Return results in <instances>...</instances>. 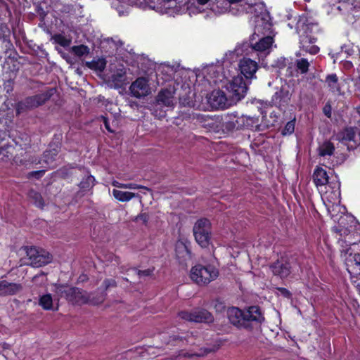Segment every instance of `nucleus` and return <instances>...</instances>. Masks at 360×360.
<instances>
[{"label": "nucleus", "instance_id": "obj_43", "mask_svg": "<svg viewBox=\"0 0 360 360\" xmlns=\"http://www.w3.org/2000/svg\"><path fill=\"white\" fill-rule=\"evenodd\" d=\"M103 285L105 290L109 288H113L117 285V283L115 279H105L103 281Z\"/></svg>", "mask_w": 360, "mask_h": 360}, {"label": "nucleus", "instance_id": "obj_42", "mask_svg": "<svg viewBox=\"0 0 360 360\" xmlns=\"http://www.w3.org/2000/svg\"><path fill=\"white\" fill-rule=\"evenodd\" d=\"M57 42L63 46H66L70 44V40L67 39L65 37L62 35H58L56 37Z\"/></svg>", "mask_w": 360, "mask_h": 360}, {"label": "nucleus", "instance_id": "obj_8", "mask_svg": "<svg viewBox=\"0 0 360 360\" xmlns=\"http://www.w3.org/2000/svg\"><path fill=\"white\" fill-rule=\"evenodd\" d=\"M271 269L274 275L286 278L291 273H298L300 266L294 258L281 257L271 266Z\"/></svg>", "mask_w": 360, "mask_h": 360}, {"label": "nucleus", "instance_id": "obj_17", "mask_svg": "<svg viewBox=\"0 0 360 360\" xmlns=\"http://www.w3.org/2000/svg\"><path fill=\"white\" fill-rule=\"evenodd\" d=\"M129 91L132 96L141 98L150 94V87L148 80L146 77H139L131 83Z\"/></svg>", "mask_w": 360, "mask_h": 360}, {"label": "nucleus", "instance_id": "obj_23", "mask_svg": "<svg viewBox=\"0 0 360 360\" xmlns=\"http://www.w3.org/2000/svg\"><path fill=\"white\" fill-rule=\"evenodd\" d=\"M245 324L248 322H255L261 323L264 320V317L257 306H252L244 310Z\"/></svg>", "mask_w": 360, "mask_h": 360}, {"label": "nucleus", "instance_id": "obj_30", "mask_svg": "<svg viewBox=\"0 0 360 360\" xmlns=\"http://www.w3.org/2000/svg\"><path fill=\"white\" fill-rule=\"evenodd\" d=\"M355 131L353 128H346L336 135V139L342 143L354 141Z\"/></svg>", "mask_w": 360, "mask_h": 360}, {"label": "nucleus", "instance_id": "obj_32", "mask_svg": "<svg viewBox=\"0 0 360 360\" xmlns=\"http://www.w3.org/2000/svg\"><path fill=\"white\" fill-rule=\"evenodd\" d=\"M334 150L333 144L330 141H325L319 147V155L321 156L331 155Z\"/></svg>", "mask_w": 360, "mask_h": 360}, {"label": "nucleus", "instance_id": "obj_4", "mask_svg": "<svg viewBox=\"0 0 360 360\" xmlns=\"http://www.w3.org/2000/svg\"><path fill=\"white\" fill-rule=\"evenodd\" d=\"M312 177L323 200H326L332 204L340 202V184L337 179L330 181L326 171L320 167L315 169Z\"/></svg>", "mask_w": 360, "mask_h": 360}, {"label": "nucleus", "instance_id": "obj_40", "mask_svg": "<svg viewBox=\"0 0 360 360\" xmlns=\"http://www.w3.org/2000/svg\"><path fill=\"white\" fill-rule=\"evenodd\" d=\"M124 188L127 189H145L149 191L150 189L144 186L139 185L134 183L124 184Z\"/></svg>", "mask_w": 360, "mask_h": 360}, {"label": "nucleus", "instance_id": "obj_46", "mask_svg": "<svg viewBox=\"0 0 360 360\" xmlns=\"http://www.w3.org/2000/svg\"><path fill=\"white\" fill-rule=\"evenodd\" d=\"M135 271L137 272V274L140 277H141V276H147L150 275V274H151V271L149 270V269L143 270V271L135 269Z\"/></svg>", "mask_w": 360, "mask_h": 360}, {"label": "nucleus", "instance_id": "obj_45", "mask_svg": "<svg viewBox=\"0 0 360 360\" xmlns=\"http://www.w3.org/2000/svg\"><path fill=\"white\" fill-rule=\"evenodd\" d=\"M184 340L182 338L178 336V335H173L172 337H169V340L167 343H174L178 344L179 342H183Z\"/></svg>", "mask_w": 360, "mask_h": 360}, {"label": "nucleus", "instance_id": "obj_25", "mask_svg": "<svg viewBox=\"0 0 360 360\" xmlns=\"http://www.w3.org/2000/svg\"><path fill=\"white\" fill-rule=\"evenodd\" d=\"M228 318L230 322L238 327H245L244 311L237 307H231L227 311Z\"/></svg>", "mask_w": 360, "mask_h": 360}, {"label": "nucleus", "instance_id": "obj_11", "mask_svg": "<svg viewBox=\"0 0 360 360\" xmlns=\"http://www.w3.org/2000/svg\"><path fill=\"white\" fill-rule=\"evenodd\" d=\"M333 231L336 233V238L338 240V243L342 249L349 248L359 247L356 243L357 241L360 240V237L355 238L356 233L352 226L349 228L345 227H334Z\"/></svg>", "mask_w": 360, "mask_h": 360}, {"label": "nucleus", "instance_id": "obj_54", "mask_svg": "<svg viewBox=\"0 0 360 360\" xmlns=\"http://www.w3.org/2000/svg\"><path fill=\"white\" fill-rule=\"evenodd\" d=\"M210 0H197V3L200 5H205L209 2Z\"/></svg>", "mask_w": 360, "mask_h": 360}, {"label": "nucleus", "instance_id": "obj_57", "mask_svg": "<svg viewBox=\"0 0 360 360\" xmlns=\"http://www.w3.org/2000/svg\"><path fill=\"white\" fill-rule=\"evenodd\" d=\"M357 112L359 113L360 115V106L357 108Z\"/></svg>", "mask_w": 360, "mask_h": 360}, {"label": "nucleus", "instance_id": "obj_51", "mask_svg": "<svg viewBox=\"0 0 360 360\" xmlns=\"http://www.w3.org/2000/svg\"><path fill=\"white\" fill-rule=\"evenodd\" d=\"M137 219H140L143 220L144 223H146L148 221V217L146 214H141L137 217Z\"/></svg>", "mask_w": 360, "mask_h": 360}, {"label": "nucleus", "instance_id": "obj_12", "mask_svg": "<svg viewBox=\"0 0 360 360\" xmlns=\"http://www.w3.org/2000/svg\"><path fill=\"white\" fill-rule=\"evenodd\" d=\"M27 262V264L33 267H40L49 264L52 260V256L47 251L43 249H38L35 247H30L26 251Z\"/></svg>", "mask_w": 360, "mask_h": 360}, {"label": "nucleus", "instance_id": "obj_34", "mask_svg": "<svg viewBox=\"0 0 360 360\" xmlns=\"http://www.w3.org/2000/svg\"><path fill=\"white\" fill-rule=\"evenodd\" d=\"M29 197H30V200H32V202L36 206L41 207V208L43 207V206L44 205V200H43L41 195L39 193L32 190L29 193Z\"/></svg>", "mask_w": 360, "mask_h": 360}, {"label": "nucleus", "instance_id": "obj_52", "mask_svg": "<svg viewBox=\"0 0 360 360\" xmlns=\"http://www.w3.org/2000/svg\"><path fill=\"white\" fill-rule=\"evenodd\" d=\"M112 262H114L115 264H120V259L117 256L112 255Z\"/></svg>", "mask_w": 360, "mask_h": 360}, {"label": "nucleus", "instance_id": "obj_16", "mask_svg": "<svg viewBox=\"0 0 360 360\" xmlns=\"http://www.w3.org/2000/svg\"><path fill=\"white\" fill-rule=\"evenodd\" d=\"M65 295L67 299L75 304H86L88 302H91L93 304H98L101 302L103 300H101L98 302L93 301L90 295L80 288H70L65 291Z\"/></svg>", "mask_w": 360, "mask_h": 360}, {"label": "nucleus", "instance_id": "obj_38", "mask_svg": "<svg viewBox=\"0 0 360 360\" xmlns=\"http://www.w3.org/2000/svg\"><path fill=\"white\" fill-rule=\"evenodd\" d=\"M46 277L44 273L34 276L32 278V281L36 285L42 286L46 283Z\"/></svg>", "mask_w": 360, "mask_h": 360}, {"label": "nucleus", "instance_id": "obj_37", "mask_svg": "<svg viewBox=\"0 0 360 360\" xmlns=\"http://www.w3.org/2000/svg\"><path fill=\"white\" fill-rule=\"evenodd\" d=\"M72 51L76 56L81 57L86 56L89 53V49L85 45L74 46Z\"/></svg>", "mask_w": 360, "mask_h": 360}, {"label": "nucleus", "instance_id": "obj_24", "mask_svg": "<svg viewBox=\"0 0 360 360\" xmlns=\"http://www.w3.org/2000/svg\"><path fill=\"white\" fill-rule=\"evenodd\" d=\"M22 290V286L20 283H9L3 280L0 281V297L14 295Z\"/></svg>", "mask_w": 360, "mask_h": 360}, {"label": "nucleus", "instance_id": "obj_47", "mask_svg": "<svg viewBox=\"0 0 360 360\" xmlns=\"http://www.w3.org/2000/svg\"><path fill=\"white\" fill-rule=\"evenodd\" d=\"M101 119H102V120H103V123H104V125H105V129H106L108 131H110V132H112L113 131H112V129H111V128H110V124H109V122H108V118H107L106 117H105V116H102V117H101Z\"/></svg>", "mask_w": 360, "mask_h": 360}, {"label": "nucleus", "instance_id": "obj_9", "mask_svg": "<svg viewBox=\"0 0 360 360\" xmlns=\"http://www.w3.org/2000/svg\"><path fill=\"white\" fill-rule=\"evenodd\" d=\"M55 93V89H49L39 94L29 96L23 101L18 103L17 112L20 113L21 111L37 108L44 104Z\"/></svg>", "mask_w": 360, "mask_h": 360}, {"label": "nucleus", "instance_id": "obj_41", "mask_svg": "<svg viewBox=\"0 0 360 360\" xmlns=\"http://www.w3.org/2000/svg\"><path fill=\"white\" fill-rule=\"evenodd\" d=\"M10 34V30L7 25L1 24L0 25V38L5 39Z\"/></svg>", "mask_w": 360, "mask_h": 360}, {"label": "nucleus", "instance_id": "obj_26", "mask_svg": "<svg viewBox=\"0 0 360 360\" xmlns=\"http://www.w3.org/2000/svg\"><path fill=\"white\" fill-rule=\"evenodd\" d=\"M60 151V147L58 144H50L49 149L46 150L43 155V161L49 167H53V162L56 160V157Z\"/></svg>", "mask_w": 360, "mask_h": 360}, {"label": "nucleus", "instance_id": "obj_49", "mask_svg": "<svg viewBox=\"0 0 360 360\" xmlns=\"http://www.w3.org/2000/svg\"><path fill=\"white\" fill-rule=\"evenodd\" d=\"M278 290L281 292V293L283 296H285V297H290V292H289V290H287L286 288H279Z\"/></svg>", "mask_w": 360, "mask_h": 360}, {"label": "nucleus", "instance_id": "obj_3", "mask_svg": "<svg viewBox=\"0 0 360 360\" xmlns=\"http://www.w3.org/2000/svg\"><path fill=\"white\" fill-rule=\"evenodd\" d=\"M220 66H211L208 68V74L214 84L221 83L229 93V97L234 103L243 98L247 93L248 87L241 75L233 77L228 80L221 73Z\"/></svg>", "mask_w": 360, "mask_h": 360}, {"label": "nucleus", "instance_id": "obj_31", "mask_svg": "<svg viewBox=\"0 0 360 360\" xmlns=\"http://www.w3.org/2000/svg\"><path fill=\"white\" fill-rule=\"evenodd\" d=\"M86 65L92 70L102 72L106 65V61L104 58H98L89 62H86Z\"/></svg>", "mask_w": 360, "mask_h": 360}, {"label": "nucleus", "instance_id": "obj_55", "mask_svg": "<svg viewBox=\"0 0 360 360\" xmlns=\"http://www.w3.org/2000/svg\"><path fill=\"white\" fill-rule=\"evenodd\" d=\"M324 113L328 117H330V111L329 110H328L326 108H324Z\"/></svg>", "mask_w": 360, "mask_h": 360}, {"label": "nucleus", "instance_id": "obj_2", "mask_svg": "<svg viewBox=\"0 0 360 360\" xmlns=\"http://www.w3.org/2000/svg\"><path fill=\"white\" fill-rule=\"evenodd\" d=\"M210 6L216 14L229 13L233 15L257 13L264 8L259 0H214Z\"/></svg>", "mask_w": 360, "mask_h": 360}, {"label": "nucleus", "instance_id": "obj_13", "mask_svg": "<svg viewBox=\"0 0 360 360\" xmlns=\"http://www.w3.org/2000/svg\"><path fill=\"white\" fill-rule=\"evenodd\" d=\"M175 94V86L174 85H169L165 89H162L158 92L155 97V103L159 105L174 108L177 102Z\"/></svg>", "mask_w": 360, "mask_h": 360}, {"label": "nucleus", "instance_id": "obj_44", "mask_svg": "<svg viewBox=\"0 0 360 360\" xmlns=\"http://www.w3.org/2000/svg\"><path fill=\"white\" fill-rule=\"evenodd\" d=\"M2 155L4 157L0 158V160L2 161H6L10 159V155H8V152L5 148L0 149V155Z\"/></svg>", "mask_w": 360, "mask_h": 360}, {"label": "nucleus", "instance_id": "obj_6", "mask_svg": "<svg viewBox=\"0 0 360 360\" xmlns=\"http://www.w3.org/2000/svg\"><path fill=\"white\" fill-rule=\"evenodd\" d=\"M355 248L341 250V256L345 259V266L351 278L356 286L360 287V254L354 253Z\"/></svg>", "mask_w": 360, "mask_h": 360}, {"label": "nucleus", "instance_id": "obj_35", "mask_svg": "<svg viewBox=\"0 0 360 360\" xmlns=\"http://www.w3.org/2000/svg\"><path fill=\"white\" fill-rule=\"evenodd\" d=\"M296 67L301 73L304 74L307 72L309 66V62L306 58H300L296 60Z\"/></svg>", "mask_w": 360, "mask_h": 360}, {"label": "nucleus", "instance_id": "obj_27", "mask_svg": "<svg viewBox=\"0 0 360 360\" xmlns=\"http://www.w3.org/2000/svg\"><path fill=\"white\" fill-rule=\"evenodd\" d=\"M285 85L281 86L279 91H277L272 96V102L275 105H281L290 100V94Z\"/></svg>", "mask_w": 360, "mask_h": 360}, {"label": "nucleus", "instance_id": "obj_1", "mask_svg": "<svg viewBox=\"0 0 360 360\" xmlns=\"http://www.w3.org/2000/svg\"><path fill=\"white\" fill-rule=\"evenodd\" d=\"M255 30L250 39V46L252 49L264 52L269 51L274 43L271 34L272 24L270 22V16L264 8L262 11L254 13Z\"/></svg>", "mask_w": 360, "mask_h": 360}, {"label": "nucleus", "instance_id": "obj_22", "mask_svg": "<svg viewBox=\"0 0 360 360\" xmlns=\"http://www.w3.org/2000/svg\"><path fill=\"white\" fill-rule=\"evenodd\" d=\"M126 69L122 64L119 65L116 70H112L111 68V75L109 77V80L115 88L120 87L126 81Z\"/></svg>", "mask_w": 360, "mask_h": 360}, {"label": "nucleus", "instance_id": "obj_14", "mask_svg": "<svg viewBox=\"0 0 360 360\" xmlns=\"http://www.w3.org/2000/svg\"><path fill=\"white\" fill-rule=\"evenodd\" d=\"M249 122H252V119L245 116L238 117L237 115L231 114L226 115L222 123L223 130L227 132L232 131L234 129H239L243 127H248Z\"/></svg>", "mask_w": 360, "mask_h": 360}, {"label": "nucleus", "instance_id": "obj_33", "mask_svg": "<svg viewBox=\"0 0 360 360\" xmlns=\"http://www.w3.org/2000/svg\"><path fill=\"white\" fill-rule=\"evenodd\" d=\"M39 304L44 310L53 309V299L51 294H46L40 297Z\"/></svg>", "mask_w": 360, "mask_h": 360}, {"label": "nucleus", "instance_id": "obj_56", "mask_svg": "<svg viewBox=\"0 0 360 360\" xmlns=\"http://www.w3.org/2000/svg\"><path fill=\"white\" fill-rule=\"evenodd\" d=\"M125 269L124 268V266H121V272L123 273L124 272Z\"/></svg>", "mask_w": 360, "mask_h": 360}, {"label": "nucleus", "instance_id": "obj_36", "mask_svg": "<svg viewBox=\"0 0 360 360\" xmlns=\"http://www.w3.org/2000/svg\"><path fill=\"white\" fill-rule=\"evenodd\" d=\"M94 177L89 175L80 182L79 187L83 190H89L94 186Z\"/></svg>", "mask_w": 360, "mask_h": 360}, {"label": "nucleus", "instance_id": "obj_48", "mask_svg": "<svg viewBox=\"0 0 360 360\" xmlns=\"http://www.w3.org/2000/svg\"><path fill=\"white\" fill-rule=\"evenodd\" d=\"M161 68H162V72H164V71L169 72H170L169 77H173L174 70L172 67H170L169 65H164Z\"/></svg>", "mask_w": 360, "mask_h": 360}, {"label": "nucleus", "instance_id": "obj_50", "mask_svg": "<svg viewBox=\"0 0 360 360\" xmlns=\"http://www.w3.org/2000/svg\"><path fill=\"white\" fill-rule=\"evenodd\" d=\"M112 185L115 187L119 188H124V184L120 183L117 181H113L112 182Z\"/></svg>", "mask_w": 360, "mask_h": 360}, {"label": "nucleus", "instance_id": "obj_18", "mask_svg": "<svg viewBox=\"0 0 360 360\" xmlns=\"http://www.w3.org/2000/svg\"><path fill=\"white\" fill-rule=\"evenodd\" d=\"M179 0H148V6L162 14L170 13L176 9Z\"/></svg>", "mask_w": 360, "mask_h": 360}, {"label": "nucleus", "instance_id": "obj_58", "mask_svg": "<svg viewBox=\"0 0 360 360\" xmlns=\"http://www.w3.org/2000/svg\"><path fill=\"white\" fill-rule=\"evenodd\" d=\"M123 279L126 281H128V279L127 278H123Z\"/></svg>", "mask_w": 360, "mask_h": 360}, {"label": "nucleus", "instance_id": "obj_10", "mask_svg": "<svg viewBox=\"0 0 360 360\" xmlns=\"http://www.w3.org/2000/svg\"><path fill=\"white\" fill-rule=\"evenodd\" d=\"M193 231L196 242L202 248L207 247L211 234L210 221L204 218L198 219L195 223Z\"/></svg>", "mask_w": 360, "mask_h": 360}, {"label": "nucleus", "instance_id": "obj_21", "mask_svg": "<svg viewBox=\"0 0 360 360\" xmlns=\"http://www.w3.org/2000/svg\"><path fill=\"white\" fill-rule=\"evenodd\" d=\"M239 68L241 74L243 75L247 79H252L255 77V74L257 70V63L247 58H244L240 60Z\"/></svg>", "mask_w": 360, "mask_h": 360}, {"label": "nucleus", "instance_id": "obj_7", "mask_svg": "<svg viewBox=\"0 0 360 360\" xmlns=\"http://www.w3.org/2000/svg\"><path fill=\"white\" fill-rule=\"evenodd\" d=\"M219 275L218 270L212 265L197 264L191 269V280L198 285H206L215 280Z\"/></svg>", "mask_w": 360, "mask_h": 360}, {"label": "nucleus", "instance_id": "obj_28", "mask_svg": "<svg viewBox=\"0 0 360 360\" xmlns=\"http://www.w3.org/2000/svg\"><path fill=\"white\" fill-rule=\"evenodd\" d=\"M112 195L113 197L120 202H129L134 198H139L140 202H141V197L138 193H134L129 191H122L120 190L113 189L112 191Z\"/></svg>", "mask_w": 360, "mask_h": 360}, {"label": "nucleus", "instance_id": "obj_15", "mask_svg": "<svg viewBox=\"0 0 360 360\" xmlns=\"http://www.w3.org/2000/svg\"><path fill=\"white\" fill-rule=\"evenodd\" d=\"M179 316L184 320L195 323H210L213 321L212 315L205 309H195L191 312L181 311Z\"/></svg>", "mask_w": 360, "mask_h": 360}, {"label": "nucleus", "instance_id": "obj_53", "mask_svg": "<svg viewBox=\"0 0 360 360\" xmlns=\"http://www.w3.org/2000/svg\"><path fill=\"white\" fill-rule=\"evenodd\" d=\"M44 170H40V171L32 172L30 174L38 176H41L44 174Z\"/></svg>", "mask_w": 360, "mask_h": 360}, {"label": "nucleus", "instance_id": "obj_19", "mask_svg": "<svg viewBox=\"0 0 360 360\" xmlns=\"http://www.w3.org/2000/svg\"><path fill=\"white\" fill-rule=\"evenodd\" d=\"M209 101L214 108H228L234 102L229 97L228 98L225 93L220 89L212 91L209 97Z\"/></svg>", "mask_w": 360, "mask_h": 360}, {"label": "nucleus", "instance_id": "obj_39", "mask_svg": "<svg viewBox=\"0 0 360 360\" xmlns=\"http://www.w3.org/2000/svg\"><path fill=\"white\" fill-rule=\"evenodd\" d=\"M294 130H295V122L289 121L285 124V126L282 131V134L283 135L291 134L293 133Z\"/></svg>", "mask_w": 360, "mask_h": 360}, {"label": "nucleus", "instance_id": "obj_5", "mask_svg": "<svg viewBox=\"0 0 360 360\" xmlns=\"http://www.w3.org/2000/svg\"><path fill=\"white\" fill-rule=\"evenodd\" d=\"M297 31L300 37L301 49L310 54H316L319 51V48L314 44L316 41L315 34L319 31L318 24L299 21Z\"/></svg>", "mask_w": 360, "mask_h": 360}, {"label": "nucleus", "instance_id": "obj_20", "mask_svg": "<svg viewBox=\"0 0 360 360\" xmlns=\"http://www.w3.org/2000/svg\"><path fill=\"white\" fill-rule=\"evenodd\" d=\"M189 243L179 240L175 245L176 259L181 264H186L191 259V252L189 250Z\"/></svg>", "mask_w": 360, "mask_h": 360}, {"label": "nucleus", "instance_id": "obj_29", "mask_svg": "<svg viewBox=\"0 0 360 360\" xmlns=\"http://www.w3.org/2000/svg\"><path fill=\"white\" fill-rule=\"evenodd\" d=\"M326 83L328 88L332 93L338 95L341 94L340 85L338 82V78L335 74L328 75L326 78Z\"/></svg>", "mask_w": 360, "mask_h": 360}]
</instances>
